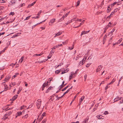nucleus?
<instances>
[{
	"label": "nucleus",
	"instance_id": "nucleus-39",
	"mask_svg": "<svg viewBox=\"0 0 123 123\" xmlns=\"http://www.w3.org/2000/svg\"><path fill=\"white\" fill-rule=\"evenodd\" d=\"M8 117L7 116H5V117H4L2 119H3L4 120H5L6 119L8 118Z\"/></svg>",
	"mask_w": 123,
	"mask_h": 123
},
{
	"label": "nucleus",
	"instance_id": "nucleus-49",
	"mask_svg": "<svg viewBox=\"0 0 123 123\" xmlns=\"http://www.w3.org/2000/svg\"><path fill=\"white\" fill-rule=\"evenodd\" d=\"M7 108L5 109V111H7V110H10V109H12V108H9V109H7Z\"/></svg>",
	"mask_w": 123,
	"mask_h": 123
},
{
	"label": "nucleus",
	"instance_id": "nucleus-8",
	"mask_svg": "<svg viewBox=\"0 0 123 123\" xmlns=\"http://www.w3.org/2000/svg\"><path fill=\"white\" fill-rule=\"evenodd\" d=\"M84 98H85V97L84 96H83L80 99L79 104V105H80V104H81V102L83 100V99Z\"/></svg>",
	"mask_w": 123,
	"mask_h": 123
},
{
	"label": "nucleus",
	"instance_id": "nucleus-4",
	"mask_svg": "<svg viewBox=\"0 0 123 123\" xmlns=\"http://www.w3.org/2000/svg\"><path fill=\"white\" fill-rule=\"evenodd\" d=\"M102 68V66L101 65H100L98 66V68L96 70V72H98L99 71L101 70Z\"/></svg>",
	"mask_w": 123,
	"mask_h": 123
},
{
	"label": "nucleus",
	"instance_id": "nucleus-61",
	"mask_svg": "<svg viewBox=\"0 0 123 123\" xmlns=\"http://www.w3.org/2000/svg\"><path fill=\"white\" fill-rule=\"evenodd\" d=\"M122 77H121L119 79V82H118V84H119V82L121 81V80L122 79Z\"/></svg>",
	"mask_w": 123,
	"mask_h": 123
},
{
	"label": "nucleus",
	"instance_id": "nucleus-59",
	"mask_svg": "<svg viewBox=\"0 0 123 123\" xmlns=\"http://www.w3.org/2000/svg\"><path fill=\"white\" fill-rule=\"evenodd\" d=\"M68 71H69V70H67V71L66 72L65 71H63L62 72H63V74H64V73H66V72H67Z\"/></svg>",
	"mask_w": 123,
	"mask_h": 123
},
{
	"label": "nucleus",
	"instance_id": "nucleus-26",
	"mask_svg": "<svg viewBox=\"0 0 123 123\" xmlns=\"http://www.w3.org/2000/svg\"><path fill=\"white\" fill-rule=\"evenodd\" d=\"M48 81H47L46 83H44L43 85H44V86L45 87L46 86L48 85Z\"/></svg>",
	"mask_w": 123,
	"mask_h": 123
},
{
	"label": "nucleus",
	"instance_id": "nucleus-53",
	"mask_svg": "<svg viewBox=\"0 0 123 123\" xmlns=\"http://www.w3.org/2000/svg\"><path fill=\"white\" fill-rule=\"evenodd\" d=\"M52 79V78H49V82H50L51 81Z\"/></svg>",
	"mask_w": 123,
	"mask_h": 123
},
{
	"label": "nucleus",
	"instance_id": "nucleus-15",
	"mask_svg": "<svg viewBox=\"0 0 123 123\" xmlns=\"http://www.w3.org/2000/svg\"><path fill=\"white\" fill-rule=\"evenodd\" d=\"M61 71L62 70L61 69L59 70H56L55 71V74H58L59 73H60Z\"/></svg>",
	"mask_w": 123,
	"mask_h": 123
},
{
	"label": "nucleus",
	"instance_id": "nucleus-11",
	"mask_svg": "<svg viewBox=\"0 0 123 123\" xmlns=\"http://www.w3.org/2000/svg\"><path fill=\"white\" fill-rule=\"evenodd\" d=\"M62 34V32H58L57 33L55 34V35L54 36V37H55L57 36H59L61 35Z\"/></svg>",
	"mask_w": 123,
	"mask_h": 123
},
{
	"label": "nucleus",
	"instance_id": "nucleus-20",
	"mask_svg": "<svg viewBox=\"0 0 123 123\" xmlns=\"http://www.w3.org/2000/svg\"><path fill=\"white\" fill-rule=\"evenodd\" d=\"M22 112H17V115L18 116H20L22 114Z\"/></svg>",
	"mask_w": 123,
	"mask_h": 123
},
{
	"label": "nucleus",
	"instance_id": "nucleus-30",
	"mask_svg": "<svg viewBox=\"0 0 123 123\" xmlns=\"http://www.w3.org/2000/svg\"><path fill=\"white\" fill-rule=\"evenodd\" d=\"M28 114H27L26 115H25V116H24L22 118H26L28 117Z\"/></svg>",
	"mask_w": 123,
	"mask_h": 123
},
{
	"label": "nucleus",
	"instance_id": "nucleus-62",
	"mask_svg": "<svg viewBox=\"0 0 123 123\" xmlns=\"http://www.w3.org/2000/svg\"><path fill=\"white\" fill-rule=\"evenodd\" d=\"M57 46L58 47V46H62V44H58V45H57Z\"/></svg>",
	"mask_w": 123,
	"mask_h": 123
},
{
	"label": "nucleus",
	"instance_id": "nucleus-31",
	"mask_svg": "<svg viewBox=\"0 0 123 123\" xmlns=\"http://www.w3.org/2000/svg\"><path fill=\"white\" fill-rule=\"evenodd\" d=\"M80 1L79 0H78L77 2V5H76V6L77 7L80 4Z\"/></svg>",
	"mask_w": 123,
	"mask_h": 123
},
{
	"label": "nucleus",
	"instance_id": "nucleus-46",
	"mask_svg": "<svg viewBox=\"0 0 123 123\" xmlns=\"http://www.w3.org/2000/svg\"><path fill=\"white\" fill-rule=\"evenodd\" d=\"M34 4L33 3H31V4L29 5H28V7H30L33 6Z\"/></svg>",
	"mask_w": 123,
	"mask_h": 123
},
{
	"label": "nucleus",
	"instance_id": "nucleus-45",
	"mask_svg": "<svg viewBox=\"0 0 123 123\" xmlns=\"http://www.w3.org/2000/svg\"><path fill=\"white\" fill-rule=\"evenodd\" d=\"M104 113L105 115H106L108 114L109 113L107 111H105Z\"/></svg>",
	"mask_w": 123,
	"mask_h": 123
},
{
	"label": "nucleus",
	"instance_id": "nucleus-27",
	"mask_svg": "<svg viewBox=\"0 0 123 123\" xmlns=\"http://www.w3.org/2000/svg\"><path fill=\"white\" fill-rule=\"evenodd\" d=\"M85 120L83 122V123H86L87 122V121L88 119V118L86 119H85Z\"/></svg>",
	"mask_w": 123,
	"mask_h": 123
},
{
	"label": "nucleus",
	"instance_id": "nucleus-48",
	"mask_svg": "<svg viewBox=\"0 0 123 123\" xmlns=\"http://www.w3.org/2000/svg\"><path fill=\"white\" fill-rule=\"evenodd\" d=\"M45 62V61H44V60H43L42 61H39V63H42L44 62Z\"/></svg>",
	"mask_w": 123,
	"mask_h": 123
},
{
	"label": "nucleus",
	"instance_id": "nucleus-43",
	"mask_svg": "<svg viewBox=\"0 0 123 123\" xmlns=\"http://www.w3.org/2000/svg\"><path fill=\"white\" fill-rule=\"evenodd\" d=\"M15 14L13 12H11L9 14V15H13Z\"/></svg>",
	"mask_w": 123,
	"mask_h": 123
},
{
	"label": "nucleus",
	"instance_id": "nucleus-37",
	"mask_svg": "<svg viewBox=\"0 0 123 123\" xmlns=\"http://www.w3.org/2000/svg\"><path fill=\"white\" fill-rule=\"evenodd\" d=\"M87 77V74H85L84 76V78L85 79V80H84L85 81H86V79Z\"/></svg>",
	"mask_w": 123,
	"mask_h": 123
},
{
	"label": "nucleus",
	"instance_id": "nucleus-1",
	"mask_svg": "<svg viewBox=\"0 0 123 123\" xmlns=\"http://www.w3.org/2000/svg\"><path fill=\"white\" fill-rule=\"evenodd\" d=\"M36 105L37 107V108L39 109L41 106V101L40 99H38L36 102Z\"/></svg>",
	"mask_w": 123,
	"mask_h": 123
},
{
	"label": "nucleus",
	"instance_id": "nucleus-47",
	"mask_svg": "<svg viewBox=\"0 0 123 123\" xmlns=\"http://www.w3.org/2000/svg\"><path fill=\"white\" fill-rule=\"evenodd\" d=\"M64 85H62V84L60 86V89L63 88V87H64Z\"/></svg>",
	"mask_w": 123,
	"mask_h": 123
},
{
	"label": "nucleus",
	"instance_id": "nucleus-18",
	"mask_svg": "<svg viewBox=\"0 0 123 123\" xmlns=\"http://www.w3.org/2000/svg\"><path fill=\"white\" fill-rule=\"evenodd\" d=\"M84 60V59H83V60H82V61L81 62V61L79 63V64L80 65H82L84 64V63H83V61Z\"/></svg>",
	"mask_w": 123,
	"mask_h": 123
},
{
	"label": "nucleus",
	"instance_id": "nucleus-44",
	"mask_svg": "<svg viewBox=\"0 0 123 123\" xmlns=\"http://www.w3.org/2000/svg\"><path fill=\"white\" fill-rule=\"evenodd\" d=\"M111 10V8H110V9L107 8V13H108V12H110V11Z\"/></svg>",
	"mask_w": 123,
	"mask_h": 123
},
{
	"label": "nucleus",
	"instance_id": "nucleus-23",
	"mask_svg": "<svg viewBox=\"0 0 123 123\" xmlns=\"http://www.w3.org/2000/svg\"><path fill=\"white\" fill-rule=\"evenodd\" d=\"M115 79H113V80H112V81L110 82L108 84V85L110 84H112L113 82L115 81Z\"/></svg>",
	"mask_w": 123,
	"mask_h": 123
},
{
	"label": "nucleus",
	"instance_id": "nucleus-13",
	"mask_svg": "<svg viewBox=\"0 0 123 123\" xmlns=\"http://www.w3.org/2000/svg\"><path fill=\"white\" fill-rule=\"evenodd\" d=\"M54 52L55 51L52 49V50L50 51V54L49 55L50 56H52V55H53V54Z\"/></svg>",
	"mask_w": 123,
	"mask_h": 123
},
{
	"label": "nucleus",
	"instance_id": "nucleus-60",
	"mask_svg": "<svg viewBox=\"0 0 123 123\" xmlns=\"http://www.w3.org/2000/svg\"><path fill=\"white\" fill-rule=\"evenodd\" d=\"M32 18H35L36 19V18H39V17L38 16H37L36 17H32Z\"/></svg>",
	"mask_w": 123,
	"mask_h": 123
},
{
	"label": "nucleus",
	"instance_id": "nucleus-6",
	"mask_svg": "<svg viewBox=\"0 0 123 123\" xmlns=\"http://www.w3.org/2000/svg\"><path fill=\"white\" fill-rule=\"evenodd\" d=\"M11 76H7L5 78V79L4 80V81L6 82L7 81L9 80V79L11 78Z\"/></svg>",
	"mask_w": 123,
	"mask_h": 123
},
{
	"label": "nucleus",
	"instance_id": "nucleus-50",
	"mask_svg": "<svg viewBox=\"0 0 123 123\" xmlns=\"http://www.w3.org/2000/svg\"><path fill=\"white\" fill-rule=\"evenodd\" d=\"M44 85H43L42 86V90L43 91L44 89V87H45L44 86Z\"/></svg>",
	"mask_w": 123,
	"mask_h": 123
},
{
	"label": "nucleus",
	"instance_id": "nucleus-64",
	"mask_svg": "<svg viewBox=\"0 0 123 123\" xmlns=\"http://www.w3.org/2000/svg\"><path fill=\"white\" fill-rule=\"evenodd\" d=\"M24 5H25L24 3H23L21 5V6H20L21 7H22V6H23Z\"/></svg>",
	"mask_w": 123,
	"mask_h": 123
},
{
	"label": "nucleus",
	"instance_id": "nucleus-14",
	"mask_svg": "<svg viewBox=\"0 0 123 123\" xmlns=\"http://www.w3.org/2000/svg\"><path fill=\"white\" fill-rule=\"evenodd\" d=\"M115 29H113L112 31H111V32H109V34H108V35H110V34H111V35H112V33L114 31Z\"/></svg>",
	"mask_w": 123,
	"mask_h": 123
},
{
	"label": "nucleus",
	"instance_id": "nucleus-5",
	"mask_svg": "<svg viewBox=\"0 0 123 123\" xmlns=\"http://www.w3.org/2000/svg\"><path fill=\"white\" fill-rule=\"evenodd\" d=\"M122 98L120 97H118L115 98L114 100V102H116L119 100H121V98Z\"/></svg>",
	"mask_w": 123,
	"mask_h": 123
},
{
	"label": "nucleus",
	"instance_id": "nucleus-7",
	"mask_svg": "<svg viewBox=\"0 0 123 123\" xmlns=\"http://www.w3.org/2000/svg\"><path fill=\"white\" fill-rule=\"evenodd\" d=\"M18 96V95H16L14 96L12 98V101H14L17 98Z\"/></svg>",
	"mask_w": 123,
	"mask_h": 123
},
{
	"label": "nucleus",
	"instance_id": "nucleus-41",
	"mask_svg": "<svg viewBox=\"0 0 123 123\" xmlns=\"http://www.w3.org/2000/svg\"><path fill=\"white\" fill-rule=\"evenodd\" d=\"M41 12H42V11L41 10L39 12H38V14H37V16H38L39 17V14H40L41 13Z\"/></svg>",
	"mask_w": 123,
	"mask_h": 123
},
{
	"label": "nucleus",
	"instance_id": "nucleus-22",
	"mask_svg": "<svg viewBox=\"0 0 123 123\" xmlns=\"http://www.w3.org/2000/svg\"><path fill=\"white\" fill-rule=\"evenodd\" d=\"M73 74L72 73H71V75L70 76L69 78V81L71 79L72 77V76H73Z\"/></svg>",
	"mask_w": 123,
	"mask_h": 123
},
{
	"label": "nucleus",
	"instance_id": "nucleus-54",
	"mask_svg": "<svg viewBox=\"0 0 123 123\" xmlns=\"http://www.w3.org/2000/svg\"><path fill=\"white\" fill-rule=\"evenodd\" d=\"M81 19H77L76 20V21H79L80 22H81Z\"/></svg>",
	"mask_w": 123,
	"mask_h": 123
},
{
	"label": "nucleus",
	"instance_id": "nucleus-36",
	"mask_svg": "<svg viewBox=\"0 0 123 123\" xmlns=\"http://www.w3.org/2000/svg\"><path fill=\"white\" fill-rule=\"evenodd\" d=\"M46 119H45L43 120V121H42L41 123H44L46 122Z\"/></svg>",
	"mask_w": 123,
	"mask_h": 123
},
{
	"label": "nucleus",
	"instance_id": "nucleus-52",
	"mask_svg": "<svg viewBox=\"0 0 123 123\" xmlns=\"http://www.w3.org/2000/svg\"><path fill=\"white\" fill-rule=\"evenodd\" d=\"M117 2H114L113 3V4H112L111 5L112 6H114L116 4V3Z\"/></svg>",
	"mask_w": 123,
	"mask_h": 123
},
{
	"label": "nucleus",
	"instance_id": "nucleus-34",
	"mask_svg": "<svg viewBox=\"0 0 123 123\" xmlns=\"http://www.w3.org/2000/svg\"><path fill=\"white\" fill-rule=\"evenodd\" d=\"M85 34V31H83L81 33V36L83 34Z\"/></svg>",
	"mask_w": 123,
	"mask_h": 123
},
{
	"label": "nucleus",
	"instance_id": "nucleus-16",
	"mask_svg": "<svg viewBox=\"0 0 123 123\" xmlns=\"http://www.w3.org/2000/svg\"><path fill=\"white\" fill-rule=\"evenodd\" d=\"M43 54V53H41L39 54H36L34 55V56H40L41 55Z\"/></svg>",
	"mask_w": 123,
	"mask_h": 123
},
{
	"label": "nucleus",
	"instance_id": "nucleus-56",
	"mask_svg": "<svg viewBox=\"0 0 123 123\" xmlns=\"http://www.w3.org/2000/svg\"><path fill=\"white\" fill-rule=\"evenodd\" d=\"M5 33V32H3L2 33H0V36L1 35L4 34Z\"/></svg>",
	"mask_w": 123,
	"mask_h": 123
},
{
	"label": "nucleus",
	"instance_id": "nucleus-29",
	"mask_svg": "<svg viewBox=\"0 0 123 123\" xmlns=\"http://www.w3.org/2000/svg\"><path fill=\"white\" fill-rule=\"evenodd\" d=\"M58 47L57 45L53 47L52 48H51V49L53 50V49H55L56 48H57Z\"/></svg>",
	"mask_w": 123,
	"mask_h": 123
},
{
	"label": "nucleus",
	"instance_id": "nucleus-10",
	"mask_svg": "<svg viewBox=\"0 0 123 123\" xmlns=\"http://www.w3.org/2000/svg\"><path fill=\"white\" fill-rule=\"evenodd\" d=\"M12 113V112H9L7 114H5L4 117H5V116H10Z\"/></svg>",
	"mask_w": 123,
	"mask_h": 123
},
{
	"label": "nucleus",
	"instance_id": "nucleus-3",
	"mask_svg": "<svg viewBox=\"0 0 123 123\" xmlns=\"http://www.w3.org/2000/svg\"><path fill=\"white\" fill-rule=\"evenodd\" d=\"M67 12V13L66 14H65V16H63L62 18H61V19L59 20V21H62V20H63L64 19V18L65 17H66L69 14V12Z\"/></svg>",
	"mask_w": 123,
	"mask_h": 123
},
{
	"label": "nucleus",
	"instance_id": "nucleus-17",
	"mask_svg": "<svg viewBox=\"0 0 123 123\" xmlns=\"http://www.w3.org/2000/svg\"><path fill=\"white\" fill-rule=\"evenodd\" d=\"M4 85V87H5V88L4 89V90H5L3 91H6L7 90V89L8 88V87H7V86L5 84H3ZM8 89H7V90Z\"/></svg>",
	"mask_w": 123,
	"mask_h": 123
},
{
	"label": "nucleus",
	"instance_id": "nucleus-21",
	"mask_svg": "<svg viewBox=\"0 0 123 123\" xmlns=\"http://www.w3.org/2000/svg\"><path fill=\"white\" fill-rule=\"evenodd\" d=\"M85 20H83V21H82V23H80L79 25L78 26H77V27H80L81 26V25H82V24H83Z\"/></svg>",
	"mask_w": 123,
	"mask_h": 123
},
{
	"label": "nucleus",
	"instance_id": "nucleus-33",
	"mask_svg": "<svg viewBox=\"0 0 123 123\" xmlns=\"http://www.w3.org/2000/svg\"><path fill=\"white\" fill-rule=\"evenodd\" d=\"M122 38H120L119 39V41H118L117 43L118 44L119 43L122 41Z\"/></svg>",
	"mask_w": 123,
	"mask_h": 123
},
{
	"label": "nucleus",
	"instance_id": "nucleus-57",
	"mask_svg": "<svg viewBox=\"0 0 123 123\" xmlns=\"http://www.w3.org/2000/svg\"><path fill=\"white\" fill-rule=\"evenodd\" d=\"M63 97V96H62L61 97H58V98L57 99H56L57 100H59L60 98L62 97Z\"/></svg>",
	"mask_w": 123,
	"mask_h": 123
},
{
	"label": "nucleus",
	"instance_id": "nucleus-40",
	"mask_svg": "<svg viewBox=\"0 0 123 123\" xmlns=\"http://www.w3.org/2000/svg\"><path fill=\"white\" fill-rule=\"evenodd\" d=\"M46 116V113L45 112H44L42 115V116L43 117Z\"/></svg>",
	"mask_w": 123,
	"mask_h": 123
},
{
	"label": "nucleus",
	"instance_id": "nucleus-12",
	"mask_svg": "<svg viewBox=\"0 0 123 123\" xmlns=\"http://www.w3.org/2000/svg\"><path fill=\"white\" fill-rule=\"evenodd\" d=\"M24 58V56H23L20 59L19 61V62H20L21 63L23 61V60Z\"/></svg>",
	"mask_w": 123,
	"mask_h": 123
},
{
	"label": "nucleus",
	"instance_id": "nucleus-32",
	"mask_svg": "<svg viewBox=\"0 0 123 123\" xmlns=\"http://www.w3.org/2000/svg\"><path fill=\"white\" fill-rule=\"evenodd\" d=\"M107 36L106 35H105V36H104L103 37V41L104 42V43H103V44L104 43V42L105 41V38Z\"/></svg>",
	"mask_w": 123,
	"mask_h": 123
},
{
	"label": "nucleus",
	"instance_id": "nucleus-28",
	"mask_svg": "<svg viewBox=\"0 0 123 123\" xmlns=\"http://www.w3.org/2000/svg\"><path fill=\"white\" fill-rule=\"evenodd\" d=\"M80 57V56H79L78 55L75 58V59L76 60H77L79 59V57Z\"/></svg>",
	"mask_w": 123,
	"mask_h": 123
},
{
	"label": "nucleus",
	"instance_id": "nucleus-35",
	"mask_svg": "<svg viewBox=\"0 0 123 123\" xmlns=\"http://www.w3.org/2000/svg\"><path fill=\"white\" fill-rule=\"evenodd\" d=\"M31 16H30L28 17H26L25 19H24V20H25L28 19L30 18Z\"/></svg>",
	"mask_w": 123,
	"mask_h": 123
},
{
	"label": "nucleus",
	"instance_id": "nucleus-25",
	"mask_svg": "<svg viewBox=\"0 0 123 123\" xmlns=\"http://www.w3.org/2000/svg\"><path fill=\"white\" fill-rule=\"evenodd\" d=\"M68 42V40H66L65 41L63 42L62 43L63 44H67Z\"/></svg>",
	"mask_w": 123,
	"mask_h": 123
},
{
	"label": "nucleus",
	"instance_id": "nucleus-55",
	"mask_svg": "<svg viewBox=\"0 0 123 123\" xmlns=\"http://www.w3.org/2000/svg\"><path fill=\"white\" fill-rule=\"evenodd\" d=\"M109 87H110L109 86V87L108 86H107L105 87V90H106L108 88H109Z\"/></svg>",
	"mask_w": 123,
	"mask_h": 123
},
{
	"label": "nucleus",
	"instance_id": "nucleus-19",
	"mask_svg": "<svg viewBox=\"0 0 123 123\" xmlns=\"http://www.w3.org/2000/svg\"><path fill=\"white\" fill-rule=\"evenodd\" d=\"M46 19H45V20H44V21H43L42 22H40V23H38V24H37L36 25H34L33 26H32V28H34L35 27V26L36 25H37L38 24H40V23H42V22H45L46 20Z\"/></svg>",
	"mask_w": 123,
	"mask_h": 123
},
{
	"label": "nucleus",
	"instance_id": "nucleus-38",
	"mask_svg": "<svg viewBox=\"0 0 123 123\" xmlns=\"http://www.w3.org/2000/svg\"><path fill=\"white\" fill-rule=\"evenodd\" d=\"M121 100H122L120 101V104H121L123 103V98H121Z\"/></svg>",
	"mask_w": 123,
	"mask_h": 123
},
{
	"label": "nucleus",
	"instance_id": "nucleus-63",
	"mask_svg": "<svg viewBox=\"0 0 123 123\" xmlns=\"http://www.w3.org/2000/svg\"><path fill=\"white\" fill-rule=\"evenodd\" d=\"M16 75H14L12 76V78H15V77H16Z\"/></svg>",
	"mask_w": 123,
	"mask_h": 123
},
{
	"label": "nucleus",
	"instance_id": "nucleus-2",
	"mask_svg": "<svg viewBox=\"0 0 123 123\" xmlns=\"http://www.w3.org/2000/svg\"><path fill=\"white\" fill-rule=\"evenodd\" d=\"M55 18H53L51 19L49 23V25L51 26L53 24L55 21Z\"/></svg>",
	"mask_w": 123,
	"mask_h": 123
},
{
	"label": "nucleus",
	"instance_id": "nucleus-51",
	"mask_svg": "<svg viewBox=\"0 0 123 123\" xmlns=\"http://www.w3.org/2000/svg\"><path fill=\"white\" fill-rule=\"evenodd\" d=\"M63 63H61L60 64H59L57 66V67H59V66H61V65H63Z\"/></svg>",
	"mask_w": 123,
	"mask_h": 123
},
{
	"label": "nucleus",
	"instance_id": "nucleus-42",
	"mask_svg": "<svg viewBox=\"0 0 123 123\" xmlns=\"http://www.w3.org/2000/svg\"><path fill=\"white\" fill-rule=\"evenodd\" d=\"M108 28V27H107V26H106V27L105 28L104 31V33H105L106 32V30H107Z\"/></svg>",
	"mask_w": 123,
	"mask_h": 123
},
{
	"label": "nucleus",
	"instance_id": "nucleus-24",
	"mask_svg": "<svg viewBox=\"0 0 123 123\" xmlns=\"http://www.w3.org/2000/svg\"><path fill=\"white\" fill-rule=\"evenodd\" d=\"M97 117L98 118V119H100L101 118L102 116L100 115H97Z\"/></svg>",
	"mask_w": 123,
	"mask_h": 123
},
{
	"label": "nucleus",
	"instance_id": "nucleus-58",
	"mask_svg": "<svg viewBox=\"0 0 123 123\" xmlns=\"http://www.w3.org/2000/svg\"><path fill=\"white\" fill-rule=\"evenodd\" d=\"M67 89L66 88V87H64L63 89L62 90V91H63L66 90Z\"/></svg>",
	"mask_w": 123,
	"mask_h": 123
},
{
	"label": "nucleus",
	"instance_id": "nucleus-9",
	"mask_svg": "<svg viewBox=\"0 0 123 123\" xmlns=\"http://www.w3.org/2000/svg\"><path fill=\"white\" fill-rule=\"evenodd\" d=\"M115 12V11H114L113 12H112L110 15L107 17V18H110L111 17L114 13Z\"/></svg>",
	"mask_w": 123,
	"mask_h": 123
}]
</instances>
